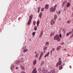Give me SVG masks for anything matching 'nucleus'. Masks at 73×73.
Returning <instances> with one entry per match:
<instances>
[{
	"mask_svg": "<svg viewBox=\"0 0 73 73\" xmlns=\"http://www.w3.org/2000/svg\"><path fill=\"white\" fill-rule=\"evenodd\" d=\"M54 50H55V48H53L52 49V51H54Z\"/></svg>",
	"mask_w": 73,
	"mask_h": 73,
	"instance_id": "obj_41",
	"label": "nucleus"
},
{
	"mask_svg": "<svg viewBox=\"0 0 73 73\" xmlns=\"http://www.w3.org/2000/svg\"><path fill=\"white\" fill-rule=\"evenodd\" d=\"M39 23H40V21H39V20H38L37 22H36V24H37V27H38L39 26Z\"/></svg>",
	"mask_w": 73,
	"mask_h": 73,
	"instance_id": "obj_16",
	"label": "nucleus"
},
{
	"mask_svg": "<svg viewBox=\"0 0 73 73\" xmlns=\"http://www.w3.org/2000/svg\"><path fill=\"white\" fill-rule=\"evenodd\" d=\"M70 21H68L67 22V23L68 24H70Z\"/></svg>",
	"mask_w": 73,
	"mask_h": 73,
	"instance_id": "obj_39",
	"label": "nucleus"
},
{
	"mask_svg": "<svg viewBox=\"0 0 73 73\" xmlns=\"http://www.w3.org/2000/svg\"><path fill=\"white\" fill-rule=\"evenodd\" d=\"M26 52H27L28 51V49H26Z\"/></svg>",
	"mask_w": 73,
	"mask_h": 73,
	"instance_id": "obj_49",
	"label": "nucleus"
},
{
	"mask_svg": "<svg viewBox=\"0 0 73 73\" xmlns=\"http://www.w3.org/2000/svg\"><path fill=\"white\" fill-rule=\"evenodd\" d=\"M20 60H18L16 61V63L17 64H20Z\"/></svg>",
	"mask_w": 73,
	"mask_h": 73,
	"instance_id": "obj_18",
	"label": "nucleus"
},
{
	"mask_svg": "<svg viewBox=\"0 0 73 73\" xmlns=\"http://www.w3.org/2000/svg\"><path fill=\"white\" fill-rule=\"evenodd\" d=\"M47 71H48L47 70H42V72L44 73H46L47 72Z\"/></svg>",
	"mask_w": 73,
	"mask_h": 73,
	"instance_id": "obj_21",
	"label": "nucleus"
},
{
	"mask_svg": "<svg viewBox=\"0 0 73 73\" xmlns=\"http://www.w3.org/2000/svg\"><path fill=\"white\" fill-rule=\"evenodd\" d=\"M42 35H43V32H42V31H41V33L39 35L40 37H42Z\"/></svg>",
	"mask_w": 73,
	"mask_h": 73,
	"instance_id": "obj_15",
	"label": "nucleus"
},
{
	"mask_svg": "<svg viewBox=\"0 0 73 73\" xmlns=\"http://www.w3.org/2000/svg\"><path fill=\"white\" fill-rule=\"evenodd\" d=\"M49 54H50L49 52H48L44 56V58H46V57H48L49 55Z\"/></svg>",
	"mask_w": 73,
	"mask_h": 73,
	"instance_id": "obj_8",
	"label": "nucleus"
},
{
	"mask_svg": "<svg viewBox=\"0 0 73 73\" xmlns=\"http://www.w3.org/2000/svg\"><path fill=\"white\" fill-rule=\"evenodd\" d=\"M44 10V7H42L41 9V11L43 12Z\"/></svg>",
	"mask_w": 73,
	"mask_h": 73,
	"instance_id": "obj_29",
	"label": "nucleus"
},
{
	"mask_svg": "<svg viewBox=\"0 0 73 73\" xmlns=\"http://www.w3.org/2000/svg\"><path fill=\"white\" fill-rule=\"evenodd\" d=\"M54 33H55L54 31H52L50 34V36H52L54 34Z\"/></svg>",
	"mask_w": 73,
	"mask_h": 73,
	"instance_id": "obj_11",
	"label": "nucleus"
},
{
	"mask_svg": "<svg viewBox=\"0 0 73 73\" xmlns=\"http://www.w3.org/2000/svg\"><path fill=\"white\" fill-rule=\"evenodd\" d=\"M15 69L17 70L19 69V67L17 66L15 68Z\"/></svg>",
	"mask_w": 73,
	"mask_h": 73,
	"instance_id": "obj_35",
	"label": "nucleus"
},
{
	"mask_svg": "<svg viewBox=\"0 0 73 73\" xmlns=\"http://www.w3.org/2000/svg\"><path fill=\"white\" fill-rule=\"evenodd\" d=\"M50 72L51 73H54V72H53V71H51Z\"/></svg>",
	"mask_w": 73,
	"mask_h": 73,
	"instance_id": "obj_42",
	"label": "nucleus"
},
{
	"mask_svg": "<svg viewBox=\"0 0 73 73\" xmlns=\"http://www.w3.org/2000/svg\"><path fill=\"white\" fill-rule=\"evenodd\" d=\"M23 73H26L25 72H24V71H22Z\"/></svg>",
	"mask_w": 73,
	"mask_h": 73,
	"instance_id": "obj_44",
	"label": "nucleus"
},
{
	"mask_svg": "<svg viewBox=\"0 0 73 73\" xmlns=\"http://www.w3.org/2000/svg\"><path fill=\"white\" fill-rule=\"evenodd\" d=\"M50 12H54V11H55V10H56V9L54 7H53H53H51L50 9Z\"/></svg>",
	"mask_w": 73,
	"mask_h": 73,
	"instance_id": "obj_4",
	"label": "nucleus"
},
{
	"mask_svg": "<svg viewBox=\"0 0 73 73\" xmlns=\"http://www.w3.org/2000/svg\"><path fill=\"white\" fill-rule=\"evenodd\" d=\"M57 4H55L54 5V8L55 9L56 8V7H57Z\"/></svg>",
	"mask_w": 73,
	"mask_h": 73,
	"instance_id": "obj_34",
	"label": "nucleus"
},
{
	"mask_svg": "<svg viewBox=\"0 0 73 73\" xmlns=\"http://www.w3.org/2000/svg\"><path fill=\"white\" fill-rule=\"evenodd\" d=\"M66 3H67V1H66L65 0L64 1L63 3V5H64V4H66Z\"/></svg>",
	"mask_w": 73,
	"mask_h": 73,
	"instance_id": "obj_22",
	"label": "nucleus"
},
{
	"mask_svg": "<svg viewBox=\"0 0 73 73\" xmlns=\"http://www.w3.org/2000/svg\"><path fill=\"white\" fill-rule=\"evenodd\" d=\"M24 52H27V50L26 49H24L23 50Z\"/></svg>",
	"mask_w": 73,
	"mask_h": 73,
	"instance_id": "obj_38",
	"label": "nucleus"
},
{
	"mask_svg": "<svg viewBox=\"0 0 73 73\" xmlns=\"http://www.w3.org/2000/svg\"><path fill=\"white\" fill-rule=\"evenodd\" d=\"M37 63V60L36 59H35V60L33 62V64L34 65H35V64Z\"/></svg>",
	"mask_w": 73,
	"mask_h": 73,
	"instance_id": "obj_10",
	"label": "nucleus"
},
{
	"mask_svg": "<svg viewBox=\"0 0 73 73\" xmlns=\"http://www.w3.org/2000/svg\"><path fill=\"white\" fill-rule=\"evenodd\" d=\"M46 73H51V72H46Z\"/></svg>",
	"mask_w": 73,
	"mask_h": 73,
	"instance_id": "obj_50",
	"label": "nucleus"
},
{
	"mask_svg": "<svg viewBox=\"0 0 73 73\" xmlns=\"http://www.w3.org/2000/svg\"><path fill=\"white\" fill-rule=\"evenodd\" d=\"M70 5V3L69 2H68L67 3L66 5V6L64 8V11H65L66 10L68 9V8H69Z\"/></svg>",
	"mask_w": 73,
	"mask_h": 73,
	"instance_id": "obj_1",
	"label": "nucleus"
},
{
	"mask_svg": "<svg viewBox=\"0 0 73 73\" xmlns=\"http://www.w3.org/2000/svg\"><path fill=\"white\" fill-rule=\"evenodd\" d=\"M38 54L37 53L35 55V58H38Z\"/></svg>",
	"mask_w": 73,
	"mask_h": 73,
	"instance_id": "obj_19",
	"label": "nucleus"
},
{
	"mask_svg": "<svg viewBox=\"0 0 73 73\" xmlns=\"http://www.w3.org/2000/svg\"><path fill=\"white\" fill-rule=\"evenodd\" d=\"M62 44H64V43L62 42Z\"/></svg>",
	"mask_w": 73,
	"mask_h": 73,
	"instance_id": "obj_52",
	"label": "nucleus"
},
{
	"mask_svg": "<svg viewBox=\"0 0 73 73\" xmlns=\"http://www.w3.org/2000/svg\"><path fill=\"white\" fill-rule=\"evenodd\" d=\"M21 68V69H22V70H24V67H23V66H20Z\"/></svg>",
	"mask_w": 73,
	"mask_h": 73,
	"instance_id": "obj_27",
	"label": "nucleus"
},
{
	"mask_svg": "<svg viewBox=\"0 0 73 73\" xmlns=\"http://www.w3.org/2000/svg\"><path fill=\"white\" fill-rule=\"evenodd\" d=\"M32 35H33V36H35V32H34L32 34Z\"/></svg>",
	"mask_w": 73,
	"mask_h": 73,
	"instance_id": "obj_33",
	"label": "nucleus"
},
{
	"mask_svg": "<svg viewBox=\"0 0 73 73\" xmlns=\"http://www.w3.org/2000/svg\"><path fill=\"white\" fill-rule=\"evenodd\" d=\"M72 32H73V29H72Z\"/></svg>",
	"mask_w": 73,
	"mask_h": 73,
	"instance_id": "obj_48",
	"label": "nucleus"
},
{
	"mask_svg": "<svg viewBox=\"0 0 73 73\" xmlns=\"http://www.w3.org/2000/svg\"><path fill=\"white\" fill-rule=\"evenodd\" d=\"M69 33L66 34V36H69Z\"/></svg>",
	"mask_w": 73,
	"mask_h": 73,
	"instance_id": "obj_43",
	"label": "nucleus"
},
{
	"mask_svg": "<svg viewBox=\"0 0 73 73\" xmlns=\"http://www.w3.org/2000/svg\"><path fill=\"white\" fill-rule=\"evenodd\" d=\"M35 1H36V0H35Z\"/></svg>",
	"mask_w": 73,
	"mask_h": 73,
	"instance_id": "obj_56",
	"label": "nucleus"
},
{
	"mask_svg": "<svg viewBox=\"0 0 73 73\" xmlns=\"http://www.w3.org/2000/svg\"><path fill=\"white\" fill-rule=\"evenodd\" d=\"M57 18V15H54V20H56V19Z\"/></svg>",
	"mask_w": 73,
	"mask_h": 73,
	"instance_id": "obj_13",
	"label": "nucleus"
},
{
	"mask_svg": "<svg viewBox=\"0 0 73 73\" xmlns=\"http://www.w3.org/2000/svg\"><path fill=\"white\" fill-rule=\"evenodd\" d=\"M65 63H63V65H65Z\"/></svg>",
	"mask_w": 73,
	"mask_h": 73,
	"instance_id": "obj_47",
	"label": "nucleus"
},
{
	"mask_svg": "<svg viewBox=\"0 0 73 73\" xmlns=\"http://www.w3.org/2000/svg\"><path fill=\"white\" fill-rule=\"evenodd\" d=\"M50 55H52V51H51L50 52Z\"/></svg>",
	"mask_w": 73,
	"mask_h": 73,
	"instance_id": "obj_37",
	"label": "nucleus"
},
{
	"mask_svg": "<svg viewBox=\"0 0 73 73\" xmlns=\"http://www.w3.org/2000/svg\"><path fill=\"white\" fill-rule=\"evenodd\" d=\"M49 44V42H46L45 44V45L46 46H48Z\"/></svg>",
	"mask_w": 73,
	"mask_h": 73,
	"instance_id": "obj_17",
	"label": "nucleus"
},
{
	"mask_svg": "<svg viewBox=\"0 0 73 73\" xmlns=\"http://www.w3.org/2000/svg\"><path fill=\"white\" fill-rule=\"evenodd\" d=\"M60 48H61V46H59L57 47V50H59Z\"/></svg>",
	"mask_w": 73,
	"mask_h": 73,
	"instance_id": "obj_23",
	"label": "nucleus"
},
{
	"mask_svg": "<svg viewBox=\"0 0 73 73\" xmlns=\"http://www.w3.org/2000/svg\"><path fill=\"white\" fill-rule=\"evenodd\" d=\"M59 37L58 35H56L54 37V40H56L57 41L59 42L60 41V39L59 38Z\"/></svg>",
	"mask_w": 73,
	"mask_h": 73,
	"instance_id": "obj_2",
	"label": "nucleus"
},
{
	"mask_svg": "<svg viewBox=\"0 0 73 73\" xmlns=\"http://www.w3.org/2000/svg\"><path fill=\"white\" fill-rule=\"evenodd\" d=\"M59 36L60 37H61L62 36H61V34H60L59 35Z\"/></svg>",
	"mask_w": 73,
	"mask_h": 73,
	"instance_id": "obj_46",
	"label": "nucleus"
},
{
	"mask_svg": "<svg viewBox=\"0 0 73 73\" xmlns=\"http://www.w3.org/2000/svg\"><path fill=\"white\" fill-rule=\"evenodd\" d=\"M73 37V33L70 36V38H72Z\"/></svg>",
	"mask_w": 73,
	"mask_h": 73,
	"instance_id": "obj_28",
	"label": "nucleus"
},
{
	"mask_svg": "<svg viewBox=\"0 0 73 73\" xmlns=\"http://www.w3.org/2000/svg\"><path fill=\"white\" fill-rule=\"evenodd\" d=\"M32 17H33V15L31 14L29 16V19L30 20H32Z\"/></svg>",
	"mask_w": 73,
	"mask_h": 73,
	"instance_id": "obj_12",
	"label": "nucleus"
},
{
	"mask_svg": "<svg viewBox=\"0 0 73 73\" xmlns=\"http://www.w3.org/2000/svg\"><path fill=\"white\" fill-rule=\"evenodd\" d=\"M42 12H41L39 15V17L40 18H41V16H42Z\"/></svg>",
	"mask_w": 73,
	"mask_h": 73,
	"instance_id": "obj_25",
	"label": "nucleus"
},
{
	"mask_svg": "<svg viewBox=\"0 0 73 73\" xmlns=\"http://www.w3.org/2000/svg\"><path fill=\"white\" fill-rule=\"evenodd\" d=\"M14 68V66L13 65V66H12L11 68V70H12V69H13Z\"/></svg>",
	"mask_w": 73,
	"mask_h": 73,
	"instance_id": "obj_31",
	"label": "nucleus"
},
{
	"mask_svg": "<svg viewBox=\"0 0 73 73\" xmlns=\"http://www.w3.org/2000/svg\"><path fill=\"white\" fill-rule=\"evenodd\" d=\"M58 15H60L61 14V11H59L58 12Z\"/></svg>",
	"mask_w": 73,
	"mask_h": 73,
	"instance_id": "obj_30",
	"label": "nucleus"
},
{
	"mask_svg": "<svg viewBox=\"0 0 73 73\" xmlns=\"http://www.w3.org/2000/svg\"><path fill=\"white\" fill-rule=\"evenodd\" d=\"M33 25H35V24H33Z\"/></svg>",
	"mask_w": 73,
	"mask_h": 73,
	"instance_id": "obj_53",
	"label": "nucleus"
},
{
	"mask_svg": "<svg viewBox=\"0 0 73 73\" xmlns=\"http://www.w3.org/2000/svg\"><path fill=\"white\" fill-rule=\"evenodd\" d=\"M37 73V71L36 70V68H34L33 70L32 71V73Z\"/></svg>",
	"mask_w": 73,
	"mask_h": 73,
	"instance_id": "obj_5",
	"label": "nucleus"
},
{
	"mask_svg": "<svg viewBox=\"0 0 73 73\" xmlns=\"http://www.w3.org/2000/svg\"><path fill=\"white\" fill-rule=\"evenodd\" d=\"M36 52H35V54H36Z\"/></svg>",
	"mask_w": 73,
	"mask_h": 73,
	"instance_id": "obj_51",
	"label": "nucleus"
},
{
	"mask_svg": "<svg viewBox=\"0 0 73 73\" xmlns=\"http://www.w3.org/2000/svg\"><path fill=\"white\" fill-rule=\"evenodd\" d=\"M45 9H47L49 8V5L46 4L44 7Z\"/></svg>",
	"mask_w": 73,
	"mask_h": 73,
	"instance_id": "obj_6",
	"label": "nucleus"
},
{
	"mask_svg": "<svg viewBox=\"0 0 73 73\" xmlns=\"http://www.w3.org/2000/svg\"><path fill=\"white\" fill-rule=\"evenodd\" d=\"M43 54V52H41L40 56L39 58V60H41V57H42V56Z\"/></svg>",
	"mask_w": 73,
	"mask_h": 73,
	"instance_id": "obj_7",
	"label": "nucleus"
},
{
	"mask_svg": "<svg viewBox=\"0 0 73 73\" xmlns=\"http://www.w3.org/2000/svg\"><path fill=\"white\" fill-rule=\"evenodd\" d=\"M39 73H41V72H39Z\"/></svg>",
	"mask_w": 73,
	"mask_h": 73,
	"instance_id": "obj_55",
	"label": "nucleus"
},
{
	"mask_svg": "<svg viewBox=\"0 0 73 73\" xmlns=\"http://www.w3.org/2000/svg\"><path fill=\"white\" fill-rule=\"evenodd\" d=\"M41 8V7H39L38 8V13H39V12H40V9Z\"/></svg>",
	"mask_w": 73,
	"mask_h": 73,
	"instance_id": "obj_24",
	"label": "nucleus"
},
{
	"mask_svg": "<svg viewBox=\"0 0 73 73\" xmlns=\"http://www.w3.org/2000/svg\"><path fill=\"white\" fill-rule=\"evenodd\" d=\"M55 22L53 21H51L50 22V24L51 25H53V24H54Z\"/></svg>",
	"mask_w": 73,
	"mask_h": 73,
	"instance_id": "obj_14",
	"label": "nucleus"
},
{
	"mask_svg": "<svg viewBox=\"0 0 73 73\" xmlns=\"http://www.w3.org/2000/svg\"><path fill=\"white\" fill-rule=\"evenodd\" d=\"M21 73H23L22 72Z\"/></svg>",
	"mask_w": 73,
	"mask_h": 73,
	"instance_id": "obj_54",
	"label": "nucleus"
},
{
	"mask_svg": "<svg viewBox=\"0 0 73 73\" xmlns=\"http://www.w3.org/2000/svg\"><path fill=\"white\" fill-rule=\"evenodd\" d=\"M37 26H35L34 30H35V31H37Z\"/></svg>",
	"mask_w": 73,
	"mask_h": 73,
	"instance_id": "obj_26",
	"label": "nucleus"
},
{
	"mask_svg": "<svg viewBox=\"0 0 73 73\" xmlns=\"http://www.w3.org/2000/svg\"><path fill=\"white\" fill-rule=\"evenodd\" d=\"M32 20H30V19H29L28 21V24L27 25H29L30 24H31V21Z\"/></svg>",
	"mask_w": 73,
	"mask_h": 73,
	"instance_id": "obj_9",
	"label": "nucleus"
},
{
	"mask_svg": "<svg viewBox=\"0 0 73 73\" xmlns=\"http://www.w3.org/2000/svg\"><path fill=\"white\" fill-rule=\"evenodd\" d=\"M44 64V61H42V63H41V64H42V65H43V64Z\"/></svg>",
	"mask_w": 73,
	"mask_h": 73,
	"instance_id": "obj_45",
	"label": "nucleus"
},
{
	"mask_svg": "<svg viewBox=\"0 0 73 73\" xmlns=\"http://www.w3.org/2000/svg\"><path fill=\"white\" fill-rule=\"evenodd\" d=\"M47 49V46L46 47H44V48H43V50H46V49Z\"/></svg>",
	"mask_w": 73,
	"mask_h": 73,
	"instance_id": "obj_32",
	"label": "nucleus"
},
{
	"mask_svg": "<svg viewBox=\"0 0 73 73\" xmlns=\"http://www.w3.org/2000/svg\"><path fill=\"white\" fill-rule=\"evenodd\" d=\"M59 68L60 70H61L62 68V65H60L59 66Z\"/></svg>",
	"mask_w": 73,
	"mask_h": 73,
	"instance_id": "obj_20",
	"label": "nucleus"
},
{
	"mask_svg": "<svg viewBox=\"0 0 73 73\" xmlns=\"http://www.w3.org/2000/svg\"><path fill=\"white\" fill-rule=\"evenodd\" d=\"M43 52L44 53H45V52H46V50H43Z\"/></svg>",
	"mask_w": 73,
	"mask_h": 73,
	"instance_id": "obj_36",
	"label": "nucleus"
},
{
	"mask_svg": "<svg viewBox=\"0 0 73 73\" xmlns=\"http://www.w3.org/2000/svg\"><path fill=\"white\" fill-rule=\"evenodd\" d=\"M68 33H69V34H72V31H70Z\"/></svg>",
	"mask_w": 73,
	"mask_h": 73,
	"instance_id": "obj_40",
	"label": "nucleus"
},
{
	"mask_svg": "<svg viewBox=\"0 0 73 73\" xmlns=\"http://www.w3.org/2000/svg\"><path fill=\"white\" fill-rule=\"evenodd\" d=\"M61 60V58H60L58 59V62L56 64V66H58V65H61L62 64Z\"/></svg>",
	"mask_w": 73,
	"mask_h": 73,
	"instance_id": "obj_3",
	"label": "nucleus"
}]
</instances>
